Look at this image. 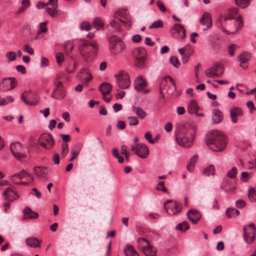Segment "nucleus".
<instances>
[{"label":"nucleus","instance_id":"nucleus-56","mask_svg":"<svg viewBox=\"0 0 256 256\" xmlns=\"http://www.w3.org/2000/svg\"><path fill=\"white\" fill-rule=\"evenodd\" d=\"M156 189L158 190H162V192H167V189L164 186V182L162 181L160 182L157 186Z\"/></svg>","mask_w":256,"mask_h":256},{"label":"nucleus","instance_id":"nucleus-27","mask_svg":"<svg viewBox=\"0 0 256 256\" xmlns=\"http://www.w3.org/2000/svg\"><path fill=\"white\" fill-rule=\"evenodd\" d=\"M198 109L199 107L195 100H192L189 102L188 106V110L190 114H195L198 112Z\"/></svg>","mask_w":256,"mask_h":256},{"label":"nucleus","instance_id":"nucleus-30","mask_svg":"<svg viewBox=\"0 0 256 256\" xmlns=\"http://www.w3.org/2000/svg\"><path fill=\"white\" fill-rule=\"evenodd\" d=\"M239 214V210L233 208H228L226 211V214L228 218H235Z\"/></svg>","mask_w":256,"mask_h":256},{"label":"nucleus","instance_id":"nucleus-4","mask_svg":"<svg viewBox=\"0 0 256 256\" xmlns=\"http://www.w3.org/2000/svg\"><path fill=\"white\" fill-rule=\"evenodd\" d=\"M97 50L98 44L95 41H82L79 44L80 54L88 60L93 58L96 54Z\"/></svg>","mask_w":256,"mask_h":256},{"label":"nucleus","instance_id":"nucleus-2","mask_svg":"<svg viewBox=\"0 0 256 256\" xmlns=\"http://www.w3.org/2000/svg\"><path fill=\"white\" fill-rule=\"evenodd\" d=\"M184 136L182 138L176 137L178 144L181 146L188 148L192 146V141L195 138L196 128L194 125L185 124L183 130Z\"/></svg>","mask_w":256,"mask_h":256},{"label":"nucleus","instance_id":"nucleus-54","mask_svg":"<svg viewBox=\"0 0 256 256\" xmlns=\"http://www.w3.org/2000/svg\"><path fill=\"white\" fill-rule=\"evenodd\" d=\"M238 48V46L235 44H232L228 46V51L231 56L234 54L235 50Z\"/></svg>","mask_w":256,"mask_h":256},{"label":"nucleus","instance_id":"nucleus-50","mask_svg":"<svg viewBox=\"0 0 256 256\" xmlns=\"http://www.w3.org/2000/svg\"><path fill=\"white\" fill-rule=\"evenodd\" d=\"M223 74V72H222L220 75V76ZM205 75L208 78H212L214 76H220L217 74L216 73H215L212 70H211L210 68L207 69L205 71Z\"/></svg>","mask_w":256,"mask_h":256},{"label":"nucleus","instance_id":"nucleus-20","mask_svg":"<svg viewBox=\"0 0 256 256\" xmlns=\"http://www.w3.org/2000/svg\"><path fill=\"white\" fill-rule=\"evenodd\" d=\"M200 22L202 25L206 26L204 30L210 28L212 26V20L210 14L208 12H204L203 16L200 19Z\"/></svg>","mask_w":256,"mask_h":256},{"label":"nucleus","instance_id":"nucleus-3","mask_svg":"<svg viewBox=\"0 0 256 256\" xmlns=\"http://www.w3.org/2000/svg\"><path fill=\"white\" fill-rule=\"evenodd\" d=\"M97 50L98 44L95 41H82L79 44L80 54L88 60L93 58L96 54Z\"/></svg>","mask_w":256,"mask_h":256},{"label":"nucleus","instance_id":"nucleus-1","mask_svg":"<svg viewBox=\"0 0 256 256\" xmlns=\"http://www.w3.org/2000/svg\"><path fill=\"white\" fill-rule=\"evenodd\" d=\"M206 142L208 148L214 152L222 151L227 144L226 136L218 130L209 132L206 135Z\"/></svg>","mask_w":256,"mask_h":256},{"label":"nucleus","instance_id":"nucleus-46","mask_svg":"<svg viewBox=\"0 0 256 256\" xmlns=\"http://www.w3.org/2000/svg\"><path fill=\"white\" fill-rule=\"evenodd\" d=\"M46 22H42L40 24V30L38 32L36 36V38L38 39L40 38V36H39L40 33L42 32H46L47 31V28L46 26Z\"/></svg>","mask_w":256,"mask_h":256},{"label":"nucleus","instance_id":"nucleus-55","mask_svg":"<svg viewBox=\"0 0 256 256\" xmlns=\"http://www.w3.org/2000/svg\"><path fill=\"white\" fill-rule=\"evenodd\" d=\"M237 22H238V28L234 32H232L234 34L239 29L241 28L243 26V21L242 19V16H239L237 17Z\"/></svg>","mask_w":256,"mask_h":256},{"label":"nucleus","instance_id":"nucleus-64","mask_svg":"<svg viewBox=\"0 0 256 256\" xmlns=\"http://www.w3.org/2000/svg\"><path fill=\"white\" fill-rule=\"evenodd\" d=\"M249 174L248 172H242V178L241 180L244 182H247L249 179Z\"/></svg>","mask_w":256,"mask_h":256},{"label":"nucleus","instance_id":"nucleus-59","mask_svg":"<svg viewBox=\"0 0 256 256\" xmlns=\"http://www.w3.org/2000/svg\"><path fill=\"white\" fill-rule=\"evenodd\" d=\"M246 202L242 199H239L236 202V205L238 208H242L246 206Z\"/></svg>","mask_w":256,"mask_h":256},{"label":"nucleus","instance_id":"nucleus-58","mask_svg":"<svg viewBox=\"0 0 256 256\" xmlns=\"http://www.w3.org/2000/svg\"><path fill=\"white\" fill-rule=\"evenodd\" d=\"M23 50L30 54H34V50L28 44H25L24 46Z\"/></svg>","mask_w":256,"mask_h":256},{"label":"nucleus","instance_id":"nucleus-8","mask_svg":"<svg viewBox=\"0 0 256 256\" xmlns=\"http://www.w3.org/2000/svg\"><path fill=\"white\" fill-rule=\"evenodd\" d=\"M166 212L170 214H179L182 210V204L172 200H168L164 203Z\"/></svg>","mask_w":256,"mask_h":256},{"label":"nucleus","instance_id":"nucleus-47","mask_svg":"<svg viewBox=\"0 0 256 256\" xmlns=\"http://www.w3.org/2000/svg\"><path fill=\"white\" fill-rule=\"evenodd\" d=\"M6 56L8 59V62L14 61L16 58V54L14 52H8Z\"/></svg>","mask_w":256,"mask_h":256},{"label":"nucleus","instance_id":"nucleus-7","mask_svg":"<svg viewBox=\"0 0 256 256\" xmlns=\"http://www.w3.org/2000/svg\"><path fill=\"white\" fill-rule=\"evenodd\" d=\"M116 84L121 89L128 88L130 84V78L128 74L124 71L120 72L115 75Z\"/></svg>","mask_w":256,"mask_h":256},{"label":"nucleus","instance_id":"nucleus-51","mask_svg":"<svg viewBox=\"0 0 256 256\" xmlns=\"http://www.w3.org/2000/svg\"><path fill=\"white\" fill-rule=\"evenodd\" d=\"M68 152V144L66 143H62V153L61 155L63 157H65Z\"/></svg>","mask_w":256,"mask_h":256},{"label":"nucleus","instance_id":"nucleus-33","mask_svg":"<svg viewBox=\"0 0 256 256\" xmlns=\"http://www.w3.org/2000/svg\"><path fill=\"white\" fill-rule=\"evenodd\" d=\"M14 101V98L11 96H8L4 98H2L0 96V106H5L9 103H11Z\"/></svg>","mask_w":256,"mask_h":256},{"label":"nucleus","instance_id":"nucleus-48","mask_svg":"<svg viewBox=\"0 0 256 256\" xmlns=\"http://www.w3.org/2000/svg\"><path fill=\"white\" fill-rule=\"evenodd\" d=\"M170 64L176 68H178L180 66V62L178 59L174 56H172L170 58Z\"/></svg>","mask_w":256,"mask_h":256},{"label":"nucleus","instance_id":"nucleus-9","mask_svg":"<svg viewBox=\"0 0 256 256\" xmlns=\"http://www.w3.org/2000/svg\"><path fill=\"white\" fill-rule=\"evenodd\" d=\"M40 144L46 150H50L54 144V140L51 134H44L38 138Z\"/></svg>","mask_w":256,"mask_h":256},{"label":"nucleus","instance_id":"nucleus-38","mask_svg":"<svg viewBox=\"0 0 256 256\" xmlns=\"http://www.w3.org/2000/svg\"><path fill=\"white\" fill-rule=\"evenodd\" d=\"M35 174L40 177L42 176L46 171V168L42 166H36L34 168Z\"/></svg>","mask_w":256,"mask_h":256},{"label":"nucleus","instance_id":"nucleus-44","mask_svg":"<svg viewBox=\"0 0 256 256\" xmlns=\"http://www.w3.org/2000/svg\"><path fill=\"white\" fill-rule=\"evenodd\" d=\"M168 76L163 78L160 80V88L161 94H162L163 91L166 89V87L168 84L167 80V79L168 78Z\"/></svg>","mask_w":256,"mask_h":256},{"label":"nucleus","instance_id":"nucleus-61","mask_svg":"<svg viewBox=\"0 0 256 256\" xmlns=\"http://www.w3.org/2000/svg\"><path fill=\"white\" fill-rule=\"evenodd\" d=\"M57 92L58 99H62L65 96L66 93L62 88L59 89Z\"/></svg>","mask_w":256,"mask_h":256},{"label":"nucleus","instance_id":"nucleus-36","mask_svg":"<svg viewBox=\"0 0 256 256\" xmlns=\"http://www.w3.org/2000/svg\"><path fill=\"white\" fill-rule=\"evenodd\" d=\"M92 24L96 30L103 29L104 28V23L100 18H96L94 19Z\"/></svg>","mask_w":256,"mask_h":256},{"label":"nucleus","instance_id":"nucleus-6","mask_svg":"<svg viewBox=\"0 0 256 256\" xmlns=\"http://www.w3.org/2000/svg\"><path fill=\"white\" fill-rule=\"evenodd\" d=\"M133 56L136 60V66L142 68L144 66L146 56V52L142 47L134 48L132 52Z\"/></svg>","mask_w":256,"mask_h":256},{"label":"nucleus","instance_id":"nucleus-15","mask_svg":"<svg viewBox=\"0 0 256 256\" xmlns=\"http://www.w3.org/2000/svg\"><path fill=\"white\" fill-rule=\"evenodd\" d=\"M48 4H51L52 8L49 7L46 8V11L52 17H56L60 14V11L58 8V0H48Z\"/></svg>","mask_w":256,"mask_h":256},{"label":"nucleus","instance_id":"nucleus-49","mask_svg":"<svg viewBox=\"0 0 256 256\" xmlns=\"http://www.w3.org/2000/svg\"><path fill=\"white\" fill-rule=\"evenodd\" d=\"M164 24L160 20H158L154 22L150 26V29L152 28H162Z\"/></svg>","mask_w":256,"mask_h":256},{"label":"nucleus","instance_id":"nucleus-23","mask_svg":"<svg viewBox=\"0 0 256 256\" xmlns=\"http://www.w3.org/2000/svg\"><path fill=\"white\" fill-rule=\"evenodd\" d=\"M252 55L250 52H242L238 57V60L240 62V66H242V64L247 63L251 58Z\"/></svg>","mask_w":256,"mask_h":256},{"label":"nucleus","instance_id":"nucleus-35","mask_svg":"<svg viewBox=\"0 0 256 256\" xmlns=\"http://www.w3.org/2000/svg\"><path fill=\"white\" fill-rule=\"evenodd\" d=\"M133 110L140 119H143L147 116L146 113L140 107H133Z\"/></svg>","mask_w":256,"mask_h":256},{"label":"nucleus","instance_id":"nucleus-45","mask_svg":"<svg viewBox=\"0 0 256 256\" xmlns=\"http://www.w3.org/2000/svg\"><path fill=\"white\" fill-rule=\"evenodd\" d=\"M112 153L113 156L118 160L119 163H122L124 162V158L120 156L118 150L116 148H114L112 150Z\"/></svg>","mask_w":256,"mask_h":256},{"label":"nucleus","instance_id":"nucleus-19","mask_svg":"<svg viewBox=\"0 0 256 256\" xmlns=\"http://www.w3.org/2000/svg\"><path fill=\"white\" fill-rule=\"evenodd\" d=\"M147 85L146 80L142 76H138L134 82V89L137 91L143 90Z\"/></svg>","mask_w":256,"mask_h":256},{"label":"nucleus","instance_id":"nucleus-41","mask_svg":"<svg viewBox=\"0 0 256 256\" xmlns=\"http://www.w3.org/2000/svg\"><path fill=\"white\" fill-rule=\"evenodd\" d=\"M110 26L113 28L114 32H118L121 30L120 26L118 22L112 20L110 22Z\"/></svg>","mask_w":256,"mask_h":256},{"label":"nucleus","instance_id":"nucleus-57","mask_svg":"<svg viewBox=\"0 0 256 256\" xmlns=\"http://www.w3.org/2000/svg\"><path fill=\"white\" fill-rule=\"evenodd\" d=\"M80 28L82 30H86L88 31L90 29V24L88 22H82L80 24Z\"/></svg>","mask_w":256,"mask_h":256},{"label":"nucleus","instance_id":"nucleus-28","mask_svg":"<svg viewBox=\"0 0 256 256\" xmlns=\"http://www.w3.org/2000/svg\"><path fill=\"white\" fill-rule=\"evenodd\" d=\"M142 251L146 256H155L156 253V249L150 244H148Z\"/></svg>","mask_w":256,"mask_h":256},{"label":"nucleus","instance_id":"nucleus-12","mask_svg":"<svg viewBox=\"0 0 256 256\" xmlns=\"http://www.w3.org/2000/svg\"><path fill=\"white\" fill-rule=\"evenodd\" d=\"M178 51L182 56V62L184 64L187 63L190 57L194 52L192 48L189 45H186L181 48H179Z\"/></svg>","mask_w":256,"mask_h":256},{"label":"nucleus","instance_id":"nucleus-39","mask_svg":"<svg viewBox=\"0 0 256 256\" xmlns=\"http://www.w3.org/2000/svg\"><path fill=\"white\" fill-rule=\"evenodd\" d=\"M138 246L142 250L145 248L146 246L150 244L148 241L144 238H140L138 240Z\"/></svg>","mask_w":256,"mask_h":256},{"label":"nucleus","instance_id":"nucleus-62","mask_svg":"<svg viewBox=\"0 0 256 256\" xmlns=\"http://www.w3.org/2000/svg\"><path fill=\"white\" fill-rule=\"evenodd\" d=\"M20 98L28 106H31L32 104V102L29 101L26 98V96L24 93L22 94L20 96Z\"/></svg>","mask_w":256,"mask_h":256},{"label":"nucleus","instance_id":"nucleus-52","mask_svg":"<svg viewBox=\"0 0 256 256\" xmlns=\"http://www.w3.org/2000/svg\"><path fill=\"white\" fill-rule=\"evenodd\" d=\"M128 120L130 126H136L138 124V120L136 116H130L128 118Z\"/></svg>","mask_w":256,"mask_h":256},{"label":"nucleus","instance_id":"nucleus-24","mask_svg":"<svg viewBox=\"0 0 256 256\" xmlns=\"http://www.w3.org/2000/svg\"><path fill=\"white\" fill-rule=\"evenodd\" d=\"M98 88L102 96L106 95L111 92L112 86L110 83L104 82L100 84Z\"/></svg>","mask_w":256,"mask_h":256},{"label":"nucleus","instance_id":"nucleus-16","mask_svg":"<svg viewBox=\"0 0 256 256\" xmlns=\"http://www.w3.org/2000/svg\"><path fill=\"white\" fill-rule=\"evenodd\" d=\"M135 154L140 158H145L149 154V150L145 144L140 143L136 144Z\"/></svg>","mask_w":256,"mask_h":256},{"label":"nucleus","instance_id":"nucleus-31","mask_svg":"<svg viewBox=\"0 0 256 256\" xmlns=\"http://www.w3.org/2000/svg\"><path fill=\"white\" fill-rule=\"evenodd\" d=\"M198 156L197 154L194 155L190 160L188 164H187V170L192 172L194 169V166L198 160Z\"/></svg>","mask_w":256,"mask_h":256},{"label":"nucleus","instance_id":"nucleus-40","mask_svg":"<svg viewBox=\"0 0 256 256\" xmlns=\"http://www.w3.org/2000/svg\"><path fill=\"white\" fill-rule=\"evenodd\" d=\"M248 197L252 202H256V191L254 188H250L248 191Z\"/></svg>","mask_w":256,"mask_h":256},{"label":"nucleus","instance_id":"nucleus-63","mask_svg":"<svg viewBox=\"0 0 256 256\" xmlns=\"http://www.w3.org/2000/svg\"><path fill=\"white\" fill-rule=\"evenodd\" d=\"M246 106L250 109V113H252L256 109L254 102L252 101L248 102L246 103Z\"/></svg>","mask_w":256,"mask_h":256},{"label":"nucleus","instance_id":"nucleus-13","mask_svg":"<svg viewBox=\"0 0 256 256\" xmlns=\"http://www.w3.org/2000/svg\"><path fill=\"white\" fill-rule=\"evenodd\" d=\"M78 78L84 84H87L92 78V76L87 68H83L78 74Z\"/></svg>","mask_w":256,"mask_h":256},{"label":"nucleus","instance_id":"nucleus-34","mask_svg":"<svg viewBox=\"0 0 256 256\" xmlns=\"http://www.w3.org/2000/svg\"><path fill=\"white\" fill-rule=\"evenodd\" d=\"M176 230L182 232H185L190 228V224L187 221H184L182 222L179 223L176 226Z\"/></svg>","mask_w":256,"mask_h":256},{"label":"nucleus","instance_id":"nucleus-18","mask_svg":"<svg viewBox=\"0 0 256 256\" xmlns=\"http://www.w3.org/2000/svg\"><path fill=\"white\" fill-rule=\"evenodd\" d=\"M188 220L194 224L201 218V214L196 210H190L187 212Z\"/></svg>","mask_w":256,"mask_h":256},{"label":"nucleus","instance_id":"nucleus-17","mask_svg":"<svg viewBox=\"0 0 256 256\" xmlns=\"http://www.w3.org/2000/svg\"><path fill=\"white\" fill-rule=\"evenodd\" d=\"M244 230V238L248 244L252 243L255 240L256 237V230L252 228L247 230L246 226L243 228Z\"/></svg>","mask_w":256,"mask_h":256},{"label":"nucleus","instance_id":"nucleus-60","mask_svg":"<svg viewBox=\"0 0 256 256\" xmlns=\"http://www.w3.org/2000/svg\"><path fill=\"white\" fill-rule=\"evenodd\" d=\"M120 21L126 24V26L128 28H130V26H131V22H130V20L129 19V18H126L125 20H124L122 17V18L120 17Z\"/></svg>","mask_w":256,"mask_h":256},{"label":"nucleus","instance_id":"nucleus-5","mask_svg":"<svg viewBox=\"0 0 256 256\" xmlns=\"http://www.w3.org/2000/svg\"><path fill=\"white\" fill-rule=\"evenodd\" d=\"M108 41L110 50L113 54L116 55L120 54L126 48L124 43L116 36H111Z\"/></svg>","mask_w":256,"mask_h":256},{"label":"nucleus","instance_id":"nucleus-14","mask_svg":"<svg viewBox=\"0 0 256 256\" xmlns=\"http://www.w3.org/2000/svg\"><path fill=\"white\" fill-rule=\"evenodd\" d=\"M16 84V80L12 77L4 78L1 83V86L2 90L8 91L14 88Z\"/></svg>","mask_w":256,"mask_h":256},{"label":"nucleus","instance_id":"nucleus-26","mask_svg":"<svg viewBox=\"0 0 256 256\" xmlns=\"http://www.w3.org/2000/svg\"><path fill=\"white\" fill-rule=\"evenodd\" d=\"M41 240H40L38 238L36 237H30L26 240V244L32 248H40V242Z\"/></svg>","mask_w":256,"mask_h":256},{"label":"nucleus","instance_id":"nucleus-21","mask_svg":"<svg viewBox=\"0 0 256 256\" xmlns=\"http://www.w3.org/2000/svg\"><path fill=\"white\" fill-rule=\"evenodd\" d=\"M243 114L241 108L238 107H234L230 110V115L233 123L236 124L238 121V116H242Z\"/></svg>","mask_w":256,"mask_h":256},{"label":"nucleus","instance_id":"nucleus-29","mask_svg":"<svg viewBox=\"0 0 256 256\" xmlns=\"http://www.w3.org/2000/svg\"><path fill=\"white\" fill-rule=\"evenodd\" d=\"M126 256H138V253L134 250L130 244H127L124 248Z\"/></svg>","mask_w":256,"mask_h":256},{"label":"nucleus","instance_id":"nucleus-25","mask_svg":"<svg viewBox=\"0 0 256 256\" xmlns=\"http://www.w3.org/2000/svg\"><path fill=\"white\" fill-rule=\"evenodd\" d=\"M212 114V120L214 124L220 123L223 119L222 113L218 109L213 110Z\"/></svg>","mask_w":256,"mask_h":256},{"label":"nucleus","instance_id":"nucleus-10","mask_svg":"<svg viewBox=\"0 0 256 256\" xmlns=\"http://www.w3.org/2000/svg\"><path fill=\"white\" fill-rule=\"evenodd\" d=\"M171 33L173 37L178 39H183L186 36V30L180 24H176L171 30Z\"/></svg>","mask_w":256,"mask_h":256},{"label":"nucleus","instance_id":"nucleus-42","mask_svg":"<svg viewBox=\"0 0 256 256\" xmlns=\"http://www.w3.org/2000/svg\"><path fill=\"white\" fill-rule=\"evenodd\" d=\"M235 2L240 8H244L249 5L250 0H235Z\"/></svg>","mask_w":256,"mask_h":256},{"label":"nucleus","instance_id":"nucleus-11","mask_svg":"<svg viewBox=\"0 0 256 256\" xmlns=\"http://www.w3.org/2000/svg\"><path fill=\"white\" fill-rule=\"evenodd\" d=\"M10 149L14 156L16 158H22L26 157V154L21 152L22 149V144L19 142L12 143Z\"/></svg>","mask_w":256,"mask_h":256},{"label":"nucleus","instance_id":"nucleus-43","mask_svg":"<svg viewBox=\"0 0 256 256\" xmlns=\"http://www.w3.org/2000/svg\"><path fill=\"white\" fill-rule=\"evenodd\" d=\"M215 168L214 165L210 164L204 170V174L206 176H210V174L214 175V174Z\"/></svg>","mask_w":256,"mask_h":256},{"label":"nucleus","instance_id":"nucleus-22","mask_svg":"<svg viewBox=\"0 0 256 256\" xmlns=\"http://www.w3.org/2000/svg\"><path fill=\"white\" fill-rule=\"evenodd\" d=\"M4 199L6 200L12 202L16 200L18 196L10 188H6L4 192Z\"/></svg>","mask_w":256,"mask_h":256},{"label":"nucleus","instance_id":"nucleus-53","mask_svg":"<svg viewBox=\"0 0 256 256\" xmlns=\"http://www.w3.org/2000/svg\"><path fill=\"white\" fill-rule=\"evenodd\" d=\"M237 174V168L236 167H233L230 170L227 174L228 177L230 178H234Z\"/></svg>","mask_w":256,"mask_h":256},{"label":"nucleus","instance_id":"nucleus-32","mask_svg":"<svg viewBox=\"0 0 256 256\" xmlns=\"http://www.w3.org/2000/svg\"><path fill=\"white\" fill-rule=\"evenodd\" d=\"M170 82V85L168 86L166 92L168 94H172L176 90V83L174 79L170 76H168Z\"/></svg>","mask_w":256,"mask_h":256},{"label":"nucleus","instance_id":"nucleus-37","mask_svg":"<svg viewBox=\"0 0 256 256\" xmlns=\"http://www.w3.org/2000/svg\"><path fill=\"white\" fill-rule=\"evenodd\" d=\"M26 176H28L32 180H34L33 176L32 175H31V174H28L26 171L25 170H22L19 173L16 174H14L12 176V178H14L15 177H18L20 179H22L24 178Z\"/></svg>","mask_w":256,"mask_h":256}]
</instances>
